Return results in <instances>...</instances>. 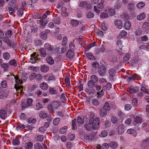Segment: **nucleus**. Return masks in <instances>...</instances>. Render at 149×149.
Returning <instances> with one entry per match:
<instances>
[{"label": "nucleus", "mask_w": 149, "mask_h": 149, "mask_svg": "<svg viewBox=\"0 0 149 149\" xmlns=\"http://www.w3.org/2000/svg\"><path fill=\"white\" fill-rule=\"evenodd\" d=\"M10 7L12 8H14L15 9H18V4L16 3H14L13 1H12L10 3Z\"/></svg>", "instance_id": "5701e85b"}, {"label": "nucleus", "mask_w": 149, "mask_h": 149, "mask_svg": "<svg viewBox=\"0 0 149 149\" xmlns=\"http://www.w3.org/2000/svg\"><path fill=\"white\" fill-rule=\"evenodd\" d=\"M146 17V15L144 13H141L140 15L137 16V19L138 20H141L143 19Z\"/></svg>", "instance_id": "7c9ffc66"}, {"label": "nucleus", "mask_w": 149, "mask_h": 149, "mask_svg": "<svg viewBox=\"0 0 149 149\" xmlns=\"http://www.w3.org/2000/svg\"><path fill=\"white\" fill-rule=\"evenodd\" d=\"M40 36L41 38L43 40H46L47 38V34L43 32L41 33Z\"/></svg>", "instance_id": "49530a36"}, {"label": "nucleus", "mask_w": 149, "mask_h": 149, "mask_svg": "<svg viewBox=\"0 0 149 149\" xmlns=\"http://www.w3.org/2000/svg\"><path fill=\"white\" fill-rule=\"evenodd\" d=\"M125 125L123 124L120 125L118 126L117 130L119 134H122L124 132L125 130Z\"/></svg>", "instance_id": "0eeeda50"}, {"label": "nucleus", "mask_w": 149, "mask_h": 149, "mask_svg": "<svg viewBox=\"0 0 149 149\" xmlns=\"http://www.w3.org/2000/svg\"><path fill=\"white\" fill-rule=\"evenodd\" d=\"M71 24L73 26H77L79 24V22L78 21L75 20H71Z\"/></svg>", "instance_id": "13d9d810"}, {"label": "nucleus", "mask_w": 149, "mask_h": 149, "mask_svg": "<svg viewBox=\"0 0 149 149\" xmlns=\"http://www.w3.org/2000/svg\"><path fill=\"white\" fill-rule=\"evenodd\" d=\"M33 144L31 142L26 143L25 144V148L26 149H31L32 147Z\"/></svg>", "instance_id": "4c0bfd02"}, {"label": "nucleus", "mask_w": 149, "mask_h": 149, "mask_svg": "<svg viewBox=\"0 0 149 149\" xmlns=\"http://www.w3.org/2000/svg\"><path fill=\"white\" fill-rule=\"evenodd\" d=\"M95 84H96L90 80L88 81V86L89 88H93L94 87Z\"/></svg>", "instance_id": "c9c22d12"}, {"label": "nucleus", "mask_w": 149, "mask_h": 149, "mask_svg": "<svg viewBox=\"0 0 149 149\" xmlns=\"http://www.w3.org/2000/svg\"><path fill=\"white\" fill-rule=\"evenodd\" d=\"M109 73L110 75V78L113 79V77L115 75V71L113 69H111L109 70Z\"/></svg>", "instance_id": "b1692460"}, {"label": "nucleus", "mask_w": 149, "mask_h": 149, "mask_svg": "<svg viewBox=\"0 0 149 149\" xmlns=\"http://www.w3.org/2000/svg\"><path fill=\"white\" fill-rule=\"evenodd\" d=\"M58 92L57 90L53 88L50 87L49 88V93L51 95L56 94Z\"/></svg>", "instance_id": "cd10ccee"}, {"label": "nucleus", "mask_w": 149, "mask_h": 149, "mask_svg": "<svg viewBox=\"0 0 149 149\" xmlns=\"http://www.w3.org/2000/svg\"><path fill=\"white\" fill-rule=\"evenodd\" d=\"M92 81L96 84L98 81V79L97 77L95 75H92L91 77V80Z\"/></svg>", "instance_id": "2f4dec72"}, {"label": "nucleus", "mask_w": 149, "mask_h": 149, "mask_svg": "<svg viewBox=\"0 0 149 149\" xmlns=\"http://www.w3.org/2000/svg\"><path fill=\"white\" fill-rule=\"evenodd\" d=\"M98 72L100 75L102 77L104 76L106 72L105 67L103 66L100 67L98 69Z\"/></svg>", "instance_id": "39448f33"}, {"label": "nucleus", "mask_w": 149, "mask_h": 149, "mask_svg": "<svg viewBox=\"0 0 149 149\" xmlns=\"http://www.w3.org/2000/svg\"><path fill=\"white\" fill-rule=\"evenodd\" d=\"M128 134H132L133 136L134 137H136V131L133 129L130 128L127 131Z\"/></svg>", "instance_id": "2eb2a0df"}, {"label": "nucleus", "mask_w": 149, "mask_h": 149, "mask_svg": "<svg viewBox=\"0 0 149 149\" xmlns=\"http://www.w3.org/2000/svg\"><path fill=\"white\" fill-rule=\"evenodd\" d=\"M134 6L133 3H131L128 5V8L130 10H134Z\"/></svg>", "instance_id": "338daca9"}, {"label": "nucleus", "mask_w": 149, "mask_h": 149, "mask_svg": "<svg viewBox=\"0 0 149 149\" xmlns=\"http://www.w3.org/2000/svg\"><path fill=\"white\" fill-rule=\"evenodd\" d=\"M142 148L144 149H149V139L147 138L144 139L141 144Z\"/></svg>", "instance_id": "7ed1b4c3"}, {"label": "nucleus", "mask_w": 149, "mask_h": 149, "mask_svg": "<svg viewBox=\"0 0 149 149\" xmlns=\"http://www.w3.org/2000/svg\"><path fill=\"white\" fill-rule=\"evenodd\" d=\"M139 90V88L137 86H131L130 88V89L129 92L131 93H136Z\"/></svg>", "instance_id": "f8f14e48"}, {"label": "nucleus", "mask_w": 149, "mask_h": 149, "mask_svg": "<svg viewBox=\"0 0 149 149\" xmlns=\"http://www.w3.org/2000/svg\"><path fill=\"white\" fill-rule=\"evenodd\" d=\"M68 136V139L70 141L73 140L75 138L74 135L73 134H72L71 133H69Z\"/></svg>", "instance_id": "a18cd8bd"}, {"label": "nucleus", "mask_w": 149, "mask_h": 149, "mask_svg": "<svg viewBox=\"0 0 149 149\" xmlns=\"http://www.w3.org/2000/svg\"><path fill=\"white\" fill-rule=\"evenodd\" d=\"M9 64L11 65H13L14 66H16L17 65V61L14 59L10 60L9 62Z\"/></svg>", "instance_id": "f704fd0d"}, {"label": "nucleus", "mask_w": 149, "mask_h": 149, "mask_svg": "<svg viewBox=\"0 0 149 149\" xmlns=\"http://www.w3.org/2000/svg\"><path fill=\"white\" fill-rule=\"evenodd\" d=\"M89 120L90 123L92 124L93 129L96 130L99 127L100 120L98 118H95L94 119V118L91 117Z\"/></svg>", "instance_id": "f257e3e1"}, {"label": "nucleus", "mask_w": 149, "mask_h": 149, "mask_svg": "<svg viewBox=\"0 0 149 149\" xmlns=\"http://www.w3.org/2000/svg\"><path fill=\"white\" fill-rule=\"evenodd\" d=\"M36 118H33L32 119V118H28L27 120V122L29 124L34 123L36 121Z\"/></svg>", "instance_id": "3c124183"}, {"label": "nucleus", "mask_w": 149, "mask_h": 149, "mask_svg": "<svg viewBox=\"0 0 149 149\" xmlns=\"http://www.w3.org/2000/svg\"><path fill=\"white\" fill-rule=\"evenodd\" d=\"M111 87V85L110 83H108L105 86L103 87V89L104 90H109Z\"/></svg>", "instance_id": "de8ad7c7"}, {"label": "nucleus", "mask_w": 149, "mask_h": 149, "mask_svg": "<svg viewBox=\"0 0 149 149\" xmlns=\"http://www.w3.org/2000/svg\"><path fill=\"white\" fill-rule=\"evenodd\" d=\"M92 103L94 105L97 106L99 104V102L97 99H94L92 100Z\"/></svg>", "instance_id": "6e6d98bb"}, {"label": "nucleus", "mask_w": 149, "mask_h": 149, "mask_svg": "<svg viewBox=\"0 0 149 149\" xmlns=\"http://www.w3.org/2000/svg\"><path fill=\"white\" fill-rule=\"evenodd\" d=\"M5 43L8 46L11 47L13 49L16 47V46L14 44L13 42L12 41H10L9 40H8Z\"/></svg>", "instance_id": "a211bd4d"}, {"label": "nucleus", "mask_w": 149, "mask_h": 149, "mask_svg": "<svg viewBox=\"0 0 149 149\" xmlns=\"http://www.w3.org/2000/svg\"><path fill=\"white\" fill-rule=\"evenodd\" d=\"M107 114V111L101 108L100 111V116L101 117H105Z\"/></svg>", "instance_id": "393cba45"}, {"label": "nucleus", "mask_w": 149, "mask_h": 149, "mask_svg": "<svg viewBox=\"0 0 149 149\" xmlns=\"http://www.w3.org/2000/svg\"><path fill=\"white\" fill-rule=\"evenodd\" d=\"M84 127L86 130L88 131H91L93 129V128L92 127V124L90 123V120H89L88 123L84 125Z\"/></svg>", "instance_id": "9d476101"}, {"label": "nucleus", "mask_w": 149, "mask_h": 149, "mask_svg": "<svg viewBox=\"0 0 149 149\" xmlns=\"http://www.w3.org/2000/svg\"><path fill=\"white\" fill-rule=\"evenodd\" d=\"M45 48L46 50L50 51V52H51L49 54H52L54 50V47L47 43H46L45 44Z\"/></svg>", "instance_id": "423d86ee"}, {"label": "nucleus", "mask_w": 149, "mask_h": 149, "mask_svg": "<svg viewBox=\"0 0 149 149\" xmlns=\"http://www.w3.org/2000/svg\"><path fill=\"white\" fill-rule=\"evenodd\" d=\"M130 57V54L126 53L123 57V61L124 62H126L129 60Z\"/></svg>", "instance_id": "c756f323"}, {"label": "nucleus", "mask_w": 149, "mask_h": 149, "mask_svg": "<svg viewBox=\"0 0 149 149\" xmlns=\"http://www.w3.org/2000/svg\"><path fill=\"white\" fill-rule=\"evenodd\" d=\"M100 65L99 63L97 62H93L92 63V66L94 68H92V70L93 71L94 68H97L99 67Z\"/></svg>", "instance_id": "473e14b6"}, {"label": "nucleus", "mask_w": 149, "mask_h": 149, "mask_svg": "<svg viewBox=\"0 0 149 149\" xmlns=\"http://www.w3.org/2000/svg\"><path fill=\"white\" fill-rule=\"evenodd\" d=\"M36 53L34 52L31 55V58L30 59V61L32 63H34L39 61V59L37 58Z\"/></svg>", "instance_id": "20e7f679"}, {"label": "nucleus", "mask_w": 149, "mask_h": 149, "mask_svg": "<svg viewBox=\"0 0 149 149\" xmlns=\"http://www.w3.org/2000/svg\"><path fill=\"white\" fill-rule=\"evenodd\" d=\"M94 136L93 134H90L88 135H86L84 136V139L88 141L91 140L93 139Z\"/></svg>", "instance_id": "6ab92c4d"}, {"label": "nucleus", "mask_w": 149, "mask_h": 149, "mask_svg": "<svg viewBox=\"0 0 149 149\" xmlns=\"http://www.w3.org/2000/svg\"><path fill=\"white\" fill-rule=\"evenodd\" d=\"M60 122V119L58 118H55L53 120V124L54 125H57Z\"/></svg>", "instance_id": "603ef678"}, {"label": "nucleus", "mask_w": 149, "mask_h": 149, "mask_svg": "<svg viewBox=\"0 0 149 149\" xmlns=\"http://www.w3.org/2000/svg\"><path fill=\"white\" fill-rule=\"evenodd\" d=\"M60 98L62 102L64 103L66 101L65 94L64 93L61 94L60 96Z\"/></svg>", "instance_id": "4d7b16f0"}, {"label": "nucleus", "mask_w": 149, "mask_h": 149, "mask_svg": "<svg viewBox=\"0 0 149 149\" xmlns=\"http://www.w3.org/2000/svg\"><path fill=\"white\" fill-rule=\"evenodd\" d=\"M1 67L2 68L4 69V71H6L8 70L9 65L6 63H3L1 65Z\"/></svg>", "instance_id": "c03bdc74"}, {"label": "nucleus", "mask_w": 149, "mask_h": 149, "mask_svg": "<svg viewBox=\"0 0 149 149\" xmlns=\"http://www.w3.org/2000/svg\"><path fill=\"white\" fill-rule=\"evenodd\" d=\"M76 122L77 120L76 119H74L72 120V129L73 130H75V128H77Z\"/></svg>", "instance_id": "09e8293b"}, {"label": "nucleus", "mask_w": 149, "mask_h": 149, "mask_svg": "<svg viewBox=\"0 0 149 149\" xmlns=\"http://www.w3.org/2000/svg\"><path fill=\"white\" fill-rule=\"evenodd\" d=\"M127 34V33L124 30L122 31L120 34L118 36V38L125 37Z\"/></svg>", "instance_id": "e433bc0d"}, {"label": "nucleus", "mask_w": 149, "mask_h": 149, "mask_svg": "<svg viewBox=\"0 0 149 149\" xmlns=\"http://www.w3.org/2000/svg\"><path fill=\"white\" fill-rule=\"evenodd\" d=\"M13 145L15 146L19 144V140L18 139H16L13 140Z\"/></svg>", "instance_id": "052dcab7"}, {"label": "nucleus", "mask_w": 149, "mask_h": 149, "mask_svg": "<svg viewBox=\"0 0 149 149\" xmlns=\"http://www.w3.org/2000/svg\"><path fill=\"white\" fill-rule=\"evenodd\" d=\"M40 88L43 90H46L48 88V86L45 82H43L40 84Z\"/></svg>", "instance_id": "c85d7f7f"}, {"label": "nucleus", "mask_w": 149, "mask_h": 149, "mask_svg": "<svg viewBox=\"0 0 149 149\" xmlns=\"http://www.w3.org/2000/svg\"><path fill=\"white\" fill-rule=\"evenodd\" d=\"M109 146L107 143H104L103 144L102 146V149H107Z\"/></svg>", "instance_id": "774afa93"}, {"label": "nucleus", "mask_w": 149, "mask_h": 149, "mask_svg": "<svg viewBox=\"0 0 149 149\" xmlns=\"http://www.w3.org/2000/svg\"><path fill=\"white\" fill-rule=\"evenodd\" d=\"M52 104L54 108L56 109L60 105V103L57 101H54L52 103Z\"/></svg>", "instance_id": "a19ab883"}, {"label": "nucleus", "mask_w": 149, "mask_h": 149, "mask_svg": "<svg viewBox=\"0 0 149 149\" xmlns=\"http://www.w3.org/2000/svg\"><path fill=\"white\" fill-rule=\"evenodd\" d=\"M7 111L5 109L0 110V117L1 119L4 120L7 117Z\"/></svg>", "instance_id": "6e6552de"}, {"label": "nucleus", "mask_w": 149, "mask_h": 149, "mask_svg": "<svg viewBox=\"0 0 149 149\" xmlns=\"http://www.w3.org/2000/svg\"><path fill=\"white\" fill-rule=\"evenodd\" d=\"M122 43V42L121 40H119L117 42V45L120 49H122L123 47Z\"/></svg>", "instance_id": "e2e57ef3"}, {"label": "nucleus", "mask_w": 149, "mask_h": 149, "mask_svg": "<svg viewBox=\"0 0 149 149\" xmlns=\"http://www.w3.org/2000/svg\"><path fill=\"white\" fill-rule=\"evenodd\" d=\"M46 59L47 62L50 65H52L54 63V60L52 57L47 56Z\"/></svg>", "instance_id": "f3484780"}, {"label": "nucleus", "mask_w": 149, "mask_h": 149, "mask_svg": "<svg viewBox=\"0 0 149 149\" xmlns=\"http://www.w3.org/2000/svg\"><path fill=\"white\" fill-rule=\"evenodd\" d=\"M94 14L90 12H88L87 15V17L88 18H91L93 17Z\"/></svg>", "instance_id": "680f3d73"}, {"label": "nucleus", "mask_w": 149, "mask_h": 149, "mask_svg": "<svg viewBox=\"0 0 149 149\" xmlns=\"http://www.w3.org/2000/svg\"><path fill=\"white\" fill-rule=\"evenodd\" d=\"M40 53L43 57H45L46 56L45 50L43 48H41L40 49Z\"/></svg>", "instance_id": "37998d69"}, {"label": "nucleus", "mask_w": 149, "mask_h": 149, "mask_svg": "<svg viewBox=\"0 0 149 149\" xmlns=\"http://www.w3.org/2000/svg\"><path fill=\"white\" fill-rule=\"evenodd\" d=\"M131 26V23L130 21H127L125 22L124 28L126 29H130Z\"/></svg>", "instance_id": "bb28decb"}, {"label": "nucleus", "mask_w": 149, "mask_h": 149, "mask_svg": "<svg viewBox=\"0 0 149 149\" xmlns=\"http://www.w3.org/2000/svg\"><path fill=\"white\" fill-rule=\"evenodd\" d=\"M148 38L147 35H144L143 36H142L141 38V41H146L148 40Z\"/></svg>", "instance_id": "0e129e2a"}, {"label": "nucleus", "mask_w": 149, "mask_h": 149, "mask_svg": "<svg viewBox=\"0 0 149 149\" xmlns=\"http://www.w3.org/2000/svg\"><path fill=\"white\" fill-rule=\"evenodd\" d=\"M60 19L58 17H56L54 19V21L55 24H60Z\"/></svg>", "instance_id": "864d4df0"}, {"label": "nucleus", "mask_w": 149, "mask_h": 149, "mask_svg": "<svg viewBox=\"0 0 149 149\" xmlns=\"http://www.w3.org/2000/svg\"><path fill=\"white\" fill-rule=\"evenodd\" d=\"M145 6L144 3L141 2L138 3L136 5V6L139 8H141Z\"/></svg>", "instance_id": "8fccbe9b"}, {"label": "nucleus", "mask_w": 149, "mask_h": 149, "mask_svg": "<svg viewBox=\"0 0 149 149\" xmlns=\"http://www.w3.org/2000/svg\"><path fill=\"white\" fill-rule=\"evenodd\" d=\"M49 67L45 65H43L41 66L40 70L41 71L43 72H48L49 70Z\"/></svg>", "instance_id": "ddd939ff"}, {"label": "nucleus", "mask_w": 149, "mask_h": 149, "mask_svg": "<svg viewBox=\"0 0 149 149\" xmlns=\"http://www.w3.org/2000/svg\"><path fill=\"white\" fill-rule=\"evenodd\" d=\"M142 121V118L139 116H137L134 119V121H133V123L134 125H136L137 123H141Z\"/></svg>", "instance_id": "9b49d317"}, {"label": "nucleus", "mask_w": 149, "mask_h": 149, "mask_svg": "<svg viewBox=\"0 0 149 149\" xmlns=\"http://www.w3.org/2000/svg\"><path fill=\"white\" fill-rule=\"evenodd\" d=\"M35 149H42L43 148L40 143H37L34 144Z\"/></svg>", "instance_id": "58836bf2"}, {"label": "nucleus", "mask_w": 149, "mask_h": 149, "mask_svg": "<svg viewBox=\"0 0 149 149\" xmlns=\"http://www.w3.org/2000/svg\"><path fill=\"white\" fill-rule=\"evenodd\" d=\"M109 146L113 149H116L118 147L117 143L115 142L112 141L109 144Z\"/></svg>", "instance_id": "4be33fe9"}, {"label": "nucleus", "mask_w": 149, "mask_h": 149, "mask_svg": "<svg viewBox=\"0 0 149 149\" xmlns=\"http://www.w3.org/2000/svg\"><path fill=\"white\" fill-rule=\"evenodd\" d=\"M44 138V136L42 135H38L35 137L36 141H42Z\"/></svg>", "instance_id": "a878e982"}, {"label": "nucleus", "mask_w": 149, "mask_h": 149, "mask_svg": "<svg viewBox=\"0 0 149 149\" xmlns=\"http://www.w3.org/2000/svg\"><path fill=\"white\" fill-rule=\"evenodd\" d=\"M87 57L89 59H92L94 58V56L91 53H88L86 54Z\"/></svg>", "instance_id": "69168bd1"}, {"label": "nucleus", "mask_w": 149, "mask_h": 149, "mask_svg": "<svg viewBox=\"0 0 149 149\" xmlns=\"http://www.w3.org/2000/svg\"><path fill=\"white\" fill-rule=\"evenodd\" d=\"M115 26L119 29H121L123 27L122 22L120 20L116 21L115 22Z\"/></svg>", "instance_id": "412c9836"}, {"label": "nucleus", "mask_w": 149, "mask_h": 149, "mask_svg": "<svg viewBox=\"0 0 149 149\" xmlns=\"http://www.w3.org/2000/svg\"><path fill=\"white\" fill-rule=\"evenodd\" d=\"M139 60V59L138 57L135 58L134 59H132L130 61V64L132 66H133L135 64L137 63Z\"/></svg>", "instance_id": "aec40b11"}, {"label": "nucleus", "mask_w": 149, "mask_h": 149, "mask_svg": "<svg viewBox=\"0 0 149 149\" xmlns=\"http://www.w3.org/2000/svg\"><path fill=\"white\" fill-rule=\"evenodd\" d=\"M67 130V127L65 126L60 129V132L61 134L64 133Z\"/></svg>", "instance_id": "5fc2aeb1"}, {"label": "nucleus", "mask_w": 149, "mask_h": 149, "mask_svg": "<svg viewBox=\"0 0 149 149\" xmlns=\"http://www.w3.org/2000/svg\"><path fill=\"white\" fill-rule=\"evenodd\" d=\"M47 116V114L43 111H41L39 114V116L42 118H45Z\"/></svg>", "instance_id": "79ce46f5"}, {"label": "nucleus", "mask_w": 149, "mask_h": 149, "mask_svg": "<svg viewBox=\"0 0 149 149\" xmlns=\"http://www.w3.org/2000/svg\"><path fill=\"white\" fill-rule=\"evenodd\" d=\"M118 120V118L115 117H113L111 119V121L114 124H116L117 123Z\"/></svg>", "instance_id": "bf43d9fd"}, {"label": "nucleus", "mask_w": 149, "mask_h": 149, "mask_svg": "<svg viewBox=\"0 0 149 149\" xmlns=\"http://www.w3.org/2000/svg\"><path fill=\"white\" fill-rule=\"evenodd\" d=\"M74 56V53L73 50H68L66 54V56L69 59H72Z\"/></svg>", "instance_id": "1a4fd4ad"}, {"label": "nucleus", "mask_w": 149, "mask_h": 149, "mask_svg": "<svg viewBox=\"0 0 149 149\" xmlns=\"http://www.w3.org/2000/svg\"><path fill=\"white\" fill-rule=\"evenodd\" d=\"M77 119V121L79 125L83 124L84 122V121L80 116H78Z\"/></svg>", "instance_id": "ea45409f"}, {"label": "nucleus", "mask_w": 149, "mask_h": 149, "mask_svg": "<svg viewBox=\"0 0 149 149\" xmlns=\"http://www.w3.org/2000/svg\"><path fill=\"white\" fill-rule=\"evenodd\" d=\"M3 56L4 58L6 60H9L10 57V55L9 53L8 52H5L3 55Z\"/></svg>", "instance_id": "72a5a7b5"}, {"label": "nucleus", "mask_w": 149, "mask_h": 149, "mask_svg": "<svg viewBox=\"0 0 149 149\" xmlns=\"http://www.w3.org/2000/svg\"><path fill=\"white\" fill-rule=\"evenodd\" d=\"M102 108L107 111H109L110 109V107L108 102H105L104 106Z\"/></svg>", "instance_id": "4468645a"}, {"label": "nucleus", "mask_w": 149, "mask_h": 149, "mask_svg": "<svg viewBox=\"0 0 149 149\" xmlns=\"http://www.w3.org/2000/svg\"><path fill=\"white\" fill-rule=\"evenodd\" d=\"M61 10L62 11L61 14L63 17H66L68 15V13L66 12L67 8L65 7H62Z\"/></svg>", "instance_id": "dca6fc26"}, {"label": "nucleus", "mask_w": 149, "mask_h": 149, "mask_svg": "<svg viewBox=\"0 0 149 149\" xmlns=\"http://www.w3.org/2000/svg\"><path fill=\"white\" fill-rule=\"evenodd\" d=\"M79 6L85 9L87 8V10L92 8V6L90 4L84 1L80 2Z\"/></svg>", "instance_id": "f03ea898"}]
</instances>
